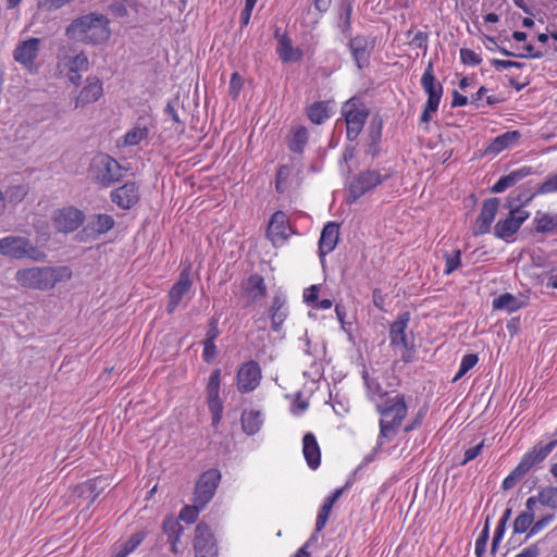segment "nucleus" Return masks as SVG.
I'll return each instance as SVG.
<instances>
[{
    "mask_svg": "<svg viewBox=\"0 0 557 557\" xmlns=\"http://www.w3.org/2000/svg\"><path fill=\"white\" fill-rule=\"evenodd\" d=\"M506 524L498 522L492 542V554L496 553L497 546L504 537Z\"/></svg>",
    "mask_w": 557,
    "mask_h": 557,
    "instance_id": "052dcab7",
    "label": "nucleus"
},
{
    "mask_svg": "<svg viewBox=\"0 0 557 557\" xmlns=\"http://www.w3.org/2000/svg\"><path fill=\"white\" fill-rule=\"evenodd\" d=\"M145 531H138L132 534L125 541H119L114 544L111 557H127L132 554L146 539Z\"/></svg>",
    "mask_w": 557,
    "mask_h": 557,
    "instance_id": "2f4dec72",
    "label": "nucleus"
},
{
    "mask_svg": "<svg viewBox=\"0 0 557 557\" xmlns=\"http://www.w3.org/2000/svg\"><path fill=\"white\" fill-rule=\"evenodd\" d=\"M262 371L257 361L249 360L243 363L236 373V386L239 393L253 392L261 382Z\"/></svg>",
    "mask_w": 557,
    "mask_h": 557,
    "instance_id": "ddd939ff",
    "label": "nucleus"
},
{
    "mask_svg": "<svg viewBox=\"0 0 557 557\" xmlns=\"http://www.w3.org/2000/svg\"><path fill=\"white\" fill-rule=\"evenodd\" d=\"M524 52L518 53L519 58H533V59H540L543 57V52L535 51L534 47L532 45H527L523 47Z\"/></svg>",
    "mask_w": 557,
    "mask_h": 557,
    "instance_id": "338daca9",
    "label": "nucleus"
},
{
    "mask_svg": "<svg viewBox=\"0 0 557 557\" xmlns=\"http://www.w3.org/2000/svg\"><path fill=\"white\" fill-rule=\"evenodd\" d=\"M486 546H487V541L478 537L475 540V549H474L475 556L483 557L486 552Z\"/></svg>",
    "mask_w": 557,
    "mask_h": 557,
    "instance_id": "774afa93",
    "label": "nucleus"
},
{
    "mask_svg": "<svg viewBox=\"0 0 557 557\" xmlns=\"http://www.w3.org/2000/svg\"><path fill=\"white\" fill-rule=\"evenodd\" d=\"M421 86L428 95V99L420 120L422 123H428L431 121L432 115L437 112L443 96V86L433 74L432 63H429L421 77Z\"/></svg>",
    "mask_w": 557,
    "mask_h": 557,
    "instance_id": "0eeeda50",
    "label": "nucleus"
},
{
    "mask_svg": "<svg viewBox=\"0 0 557 557\" xmlns=\"http://www.w3.org/2000/svg\"><path fill=\"white\" fill-rule=\"evenodd\" d=\"M302 454L307 465L315 470L321 463V450L315 436L308 432L302 438Z\"/></svg>",
    "mask_w": 557,
    "mask_h": 557,
    "instance_id": "c85d7f7f",
    "label": "nucleus"
},
{
    "mask_svg": "<svg viewBox=\"0 0 557 557\" xmlns=\"http://www.w3.org/2000/svg\"><path fill=\"white\" fill-rule=\"evenodd\" d=\"M83 218L82 211L72 207L63 208L54 212L53 225L59 232L70 233L81 226Z\"/></svg>",
    "mask_w": 557,
    "mask_h": 557,
    "instance_id": "f3484780",
    "label": "nucleus"
},
{
    "mask_svg": "<svg viewBox=\"0 0 557 557\" xmlns=\"http://www.w3.org/2000/svg\"><path fill=\"white\" fill-rule=\"evenodd\" d=\"M194 548L195 557H218L216 542L208 525H197Z\"/></svg>",
    "mask_w": 557,
    "mask_h": 557,
    "instance_id": "2eb2a0df",
    "label": "nucleus"
},
{
    "mask_svg": "<svg viewBox=\"0 0 557 557\" xmlns=\"http://www.w3.org/2000/svg\"><path fill=\"white\" fill-rule=\"evenodd\" d=\"M383 123L381 120L377 122L373 121L370 125V139L373 143H380L382 136Z\"/></svg>",
    "mask_w": 557,
    "mask_h": 557,
    "instance_id": "0e129e2a",
    "label": "nucleus"
},
{
    "mask_svg": "<svg viewBox=\"0 0 557 557\" xmlns=\"http://www.w3.org/2000/svg\"><path fill=\"white\" fill-rule=\"evenodd\" d=\"M65 34L74 41L98 45L110 37L109 21L102 14L89 13L72 21Z\"/></svg>",
    "mask_w": 557,
    "mask_h": 557,
    "instance_id": "7ed1b4c3",
    "label": "nucleus"
},
{
    "mask_svg": "<svg viewBox=\"0 0 557 557\" xmlns=\"http://www.w3.org/2000/svg\"><path fill=\"white\" fill-rule=\"evenodd\" d=\"M537 505L557 510V487H541L536 495L529 497L525 502L527 509H535Z\"/></svg>",
    "mask_w": 557,
    "mask_h": 557,
    "instance_id": "bb28decb",
    "label": "nucleus"
},
{
    "mask_svg": "<svg viewBox=\"0 0 557 557\" xmlns=\"http://www.w3.org/2000/svg\"><path fill=\"white\" fill-rule=\"evenodd\" d=\"M290 234L287 215L283 211H276L270 219L267 236L274 246L285 243Z\"/></svg>",
    "mask_w": 557,
    "mask_h": 557,
    "instance_id": "dca6fc26",
    "label": "nucleus"
},
{
    "mask_svg": "<svg viewBox=\"0 0 557 557\" xmlns=\"http://www.w3.org/2000/svg\"><path fill=\"white\" fill-rule=\"evenodd\" d=\"M521 138L518 131H509L495 137L486 147L487 153L497 154L506 149L512 148Z\"/></svg>",
    "mask_w": 557,
    "mask_h": 557,
    "instance_id": "7c9ffc66",
    "label": "nucleus"
},
{
    "mask_svg": "<svg viewBox=\"0 0 557 557\" xmlns=\"http://www.w3.org/2000/svg\"><path fill=\"white\" fill-rule=\"evenodd\" d=\"M28 189L25 185L11 186L7 189L5 195L11 202H21L27 195Z\"/></svg>",
    "mask_w": 557,
    "mask_h": 557,
    "instance_id": "3c124183",
    "label": "nucleus"
},
{
    "mask_svg": "<svg viewBox=\"0 0 557 557\" xmlns=\"http://www.w3.org/2000/svg\"><path fill=\"white\" fill-rule=\"evenodd\" d=\"M203 508L205 507H199L195 503L193 506H185L180 512V519L189 524L194 523L199 516V511Z\"/></svg>",
    "mask_w": 557,
    "mask_h": 557,
    "instance_id": "8fccbe9b",
    "label": "nucleus"
},
{
    "mask_svg": "<svg viewBox=\"0 0 557 557\" xmlns=\"http://www.w3.org/2000/svg\"><path fill=\"white\" fill-rule=\"evenodd\" d=\"M149 136V128L147 126L136 125L127 131L123 137L117 140L119 147H129L140 144Z\"/></svg>",
    "mask_w": 557,
    "mask_h": 557,
    "instance_id": "c9c22d12",
    "label": "nucleus"
},
{
    "mask_svg": "<svg viewBox=\"0 0 557 557\" xmlns=\"http://www.w3.org/2000/svg\"><path fill=\"white\" fill-rule=\"evenodd\" d=\"M343 493L342 488L335 490L325 500L322 507L320 508L317 517L315 522V531L320 532L325 527L330 512L332 510L333 505L336 503V500L341 497Z\"/></svg>",
    "mask_w": 557,
    "mask_h": 557,
    "instance_id": "e433bc0d",
    "label": "nucleus"
},
{
    "mask_svg": "<svg viewBox=\"0 0 557 557\" xmlns=\"http://www.w3.org/2000/svg\"><path fill=\"white\" fill-rule=\"evenodd\" d=\"M263 424V414L260 410H244L242 413V428L247 435L258 433Z\"/></svg>",
    "mask_w": 557,
    "mask_h": 557,
    "instance_id": "f704fd0d",
    "label": "nucleus"
},
{
    "mask_svg": "<svg viewBox=\"0 0 557 557\" xmlns=\"http://www.w3.org/2000/svg\"><path fill=\"white\" fill-rule=\"evenodd\" d=\"M41 39L28 38L21 41L13 51V59L20 63L29 73L35 74L38 72L36 59L39 53Z\"/></svg>",
    "mask_w": 557,
    "mask_h": 557,
    "instance_id": "9b49d317",
    "label": "nucleus"
},
{
    "mask_svg": "<svg viewBox=\"0 0 557 557\" xmlns=\"http://www.w3.org/2000/svg\"><path fill=\"white\" fill-rule=\"evenodd\" d=\"M555 519L554 515H546L545 517L539 519L536 522L533 521V524L529 531L528 537H532L539 534L544 528H546L553 520Z\"/></svg>",
    "mask_w": 557,
    "mask_h": 557,
    "instance_id": "5fc2aeb1",
    "label": "nucleus"
},
{
    "mask_svg": "<svg viewBox=\"0 0 557 557\" xmlns=\"http://www.w3.org/2000/svg\"><path fill=\"white\" fill-rule=\"evenodd\" d=\"M221 387V370L215 369L211 372L208 384L206 387L207 392V404L209 411L212 414V425L216 426L222 419L223 413V400L220 397Z\"/></svg>",
    "mask_w": 557,
    "mask_h": 557,
    "instance_id": "f8f14e48",
    "label": "nucleus"
},
{
    "mask_svg": "<svg viewBox=\"0 0 557 557\" xmlns=\"http://www.w3.org/2000/svg\"><path fill=\"white\" fill-rule=\"evenodd\" d=\"M537 194L548 195L557 193V172L549 174L537 188Z\"/></svg>",
    "mask_w": 557,
    "mask_h": 557,
    "instance_id": "09e8293b",
    "label": "nucleus"
},
{
    "mask_svg": "<svg viewBox=\"0 0 557 557\" xmlns=\"http://www.w3.org/2000/svg\"><path fill=\"white\" fill-rule=\"evenodd\" d=\"M409 313H400L389 326L391 345L400 351L401 360L411 362L414 355L413 338L407 333Z\"/></svg>",
    "mask_w": 557,
    "mask_h": 557,
    "instance_id": "423d86ee",
    "label": "nucleus"
},
{
    "mask_svg": "<svg viewBox=\"0 0 557 557\" xmlns=\"http://www.w3.org/2000/svg\"><path fill=\"white\" fill-rule=\"evenodd\" d=\"M55 59V75L59 78H66L75 86L81 83L82 74L89 69L87 55L72 47L60 48Z\"/></svg>",
    "mask_w": 557,
    "mask_h": 557,
    "instance_id": "20e7f679",
    "label": "nucleus"
},
{
    "mask_svg": "<svg viewBox=\"0 0 557 557\" xmlns=\"http://www.w3.org/2000/svg\"><path fill=\"white\" fill-rule=\"evenodd\" d=\"M331 116L329 104L324 101H318L308 108V117L314 124H322Z\"/></svg>",
    "mask_w": 557,
    "mask_h": 557,
    "instance_id": "58836bf2",
    "label": "nucleus"
},
{
    "mask_svg": "<svg viewBox=\"0 0 557 557\" xmlns=\"http://www.w3.org/2000/svg\"><path fill=\"white\" fill-rule=\"evenodd\" d=\"M525 474L524 465L518 463V466L503 480V490H511Z\"/></svg>",
    "mask_w": 557,
    "mask_h": 557,
    "instance_id": "a18cd8bd",
    "label": "nucleus"
},
{
    "mask_svg": "<svg viewBox=\"0 0 557 557\" xmlns=\"http://www.w3.org/2000/svg\"><path fill=\"white\" fill-rule=\"evenodd\" d=\"M479 358L474 354L465 355L460 361L459 370L453 379V382H457L460 380L467 372H469L472 368L478 363Z\"/></svg>",
    "mask_w": 557,
    "mask_h": 557,
    "instance_id": "de8ad7c7",
    "label": "nucleus"
},
{
    "mask_svg": "<svg viewBox=\"0 0 557 557\" xmlns=\"http://www.w3.org/2000/svg\"><path fill=\"white\" fill-rule=\"evenodd\" d=\"M460 60L466 65L476 66L482 62L481 57L473 50L462 48L460 49Z\"/></svg>",
    "mask_w": 557,
    "mask_h": 557,
    "instance_id": "603ef678",
    "label": "nucleus"
},
{
    "mask_svg": "<svg viewBox=\"0 0 557 557\" xmlns=\"http://www.w3.org/2000/svg\"><path fill=\"white\" fill-rule=\"evenodd\" d=\"M319 290V285H311L310 287L306 288L304 292V301L307 302L308 305L318 301Z\"/></svg>",
    "mask_w": 557,
    "mask_h": 557,
    "instance_id": "680f3d73",
    "label": "nucleus"
},
{
    "mask_svg": "<svg viewBox=\"0 0 557 557\" xmlns=\"http://www.w3.org/2000/svg\"><path fill=\"white\" fill-rule=\"evenodd\" d=\"M308 141V132L305 127L299 126L294 129L289 139L288 147L294 152H301Z\"/></svg>",
    "mask_w": 557,
    "mask_h": 557,
    "instance_id": "79ce46f5",
    "label": "nucleus"
},
{
    "mask_svg": "<svg viewBox=\"0 0 557 557\" xmlns=\"http://www.w3.org/2000/svg\"><path fill=\"white\" fill-rule=\"evenodd\" d=\"M112 201L122 209H129L139 199L138 186L135 183H126L111 193Z\"/></svg>",
    "mask_w": 557,
    "mask_h": 557,
    "instance_id": "a878e982",
    "label": "nucleus"
},
{
    "mask_svg": "<svg viewBox=\"0 0 557 557\" xmlns=\"http://www.w3.org/2000/svg\"><path fill=\"white\" fill-rule=\"evenodd\" d=\"M267 294V287L262 276L258 274L250 275L245 284V295L249 302L262 299Z\"/></svg>",
    "mask_w": 557,
    "mask_h": 557,
    "instance_id": "72a5a7b5",
    "label": "nucleus"
},
{
    "mask_svg": "<svg viewBox=\"0 0 557 557\" xmlns=\"http://www.w3.org/2000/svg\"><path fill=\"white\" fill-rule=\"evenodd\" d=\"M274 38L276 40V53L283 63L298 62L302 59L301 49L293 46L290 37L285 32L276 28Z\"/></svg>",
    "mask_w": 557,
    "mask_h": 557,
    "instance_id": "aec40b11",
    "label": "nucleus"
},
{
    "mask_svg": "<svg viewBox=\"0 0 557 557\" xmlns=\"http://www.w3.org/2000/svg\"><path fill=\"white\" fill-rule=\"evenodd\" d=\"M444 260H445L444 274L449 275L454 271H456L461 264V250L456 249V250H453L451 252H445Z\"/></svg>",
    "mask_w": 557,
    "mask_h": 557,
    "instance_id": "c03bdc74",
    "label": "nucleus"
},
{
    "mask_svg": "<svg viewBox=\"0 0 557 557\" xmlns=\"http://www.w3.org/2000/svg\"><path fill=\"white\" fill-rule=\"evenodd\" d=\"M216 354V347L215 344L212 342H203V352L202 357L205 361L210 362Z\"/></svg>",
    "mask_w": 557,
    "mask_h": 557,
    "instance_id": "69168bd1",
    "label": "nucleus"
},
{
    "mask_svg": "<svg viewBox=\"0 0 557 557\" xmlns=\"http://www.w3.org/2000/svg\"><path fill=\"white\" fill-rule=\"evenodd\" d=\"M534 223L539 233L557 232V212L555 214L537 212Z\"/></svg>",
    "mask_w": 557,
    "mask_h": 557,
    "instance_id": "4c0bfd02",
    "label": "nucleus"
},
{
    "mask_svg": "<svg viewBox=\"0 0 557 557\" xmlns=\"http://www.w3.org/2000/svg\"><path fill=\"white\" fill-rule=\"evenodd\" d=\"M162 529H163V532L168 535V540L169 539L180 540V536L183 532L182 525L173 517H168L164 519Z\"/></svg>",
    "mask_w": 557,
    "mask_h": 557,
    "instance_id": "49530a36",
    "label": "nucleus"
},
{
    "mask_svg": "<svg viewBox=\"0 0 557 557\" xmlns=\"http://www.w3.org/2000/svg\"><path fill=\"white\" fill-rule=\"evenodd\" d=\"M0 255L13 259L28 258L33 261H44L46 255L23 236H7L0 239Z\"/></svg>",
    "mask_w": 557,
    "mask_h": 557,
    "instance_id": "39448f33",
    "label": "nucleus"
},
{
    "mask_svg": "<svg viewBox=\"0 0 557 557\" xmlns=\"http://www.w3.org/2000/svg\"><path fill=\"white\" fill-rule=\"evenodd\" d=\"M530 216L529 211L519 206L509 211L506 219L499 220L494 226V235L507 239L518 232L522 223Z\"/></svg>",
    "mask_w": 557,
    "mask_h": 557,
    "instance_id": "4468645a",
    "label": "nucleus"
},
{
    "mask_svg": "<svg viewBox=\"0 0 557 557\" xmlns=\"http://www.w3.org/2000/svg\"><path fill=\"white\" fill-rule=\"evenodd\" d=\"M363 380L367 386L368 395L375 406L377 399H382L393 394L383 391L381 384L376 380L371 379L368 374H363Z\"/></svg>",
    "mask_w": 557,
    "mask_h": 557,
    "instance_id": "a19ab883",
    "label": "nucleus"
},
{
    "mask_svg": "<svg viewBox=\"0 0 557 557\" xmlns=\"http://www.w3.org/2000/svg\"><path fill=\"white\" fill-rule=\"evenodd\" d=\"M287 299L284 294L277 293L273 297L269 309L272 330L278 332L288 317Z\"/></svg>",
    "mask_w": 557,
    "mask_h": 557,
    "instance_id": "393cba45",
    "label": "nucleus"
},
{
    "mask_svg": "<svg viewBox=\"0 0 557 557\" xmlns=\"http://www.w3.org/2000/svg\"><path fill=\"white\" fill-rule=\"evenodd\" d=\"M555 446L556 442L534 446L531 451L523 456L519 465H524L525 472L528 473L533 466L542 462L552 453Z\"/></svg>",
    "mask_w": 557,
    "mask_h": 557,
    "instance_id": "473e14b6",
    "label": "nucleus"
},
{
    "mask_svg": "<svg viewBox=\"0 0 557 557\" xmlns=\"http://www.w3.org/2000/svg\"><path fill=\"white\" fill-rule=\"evenodd\" d=\"M499 207L497 198H490L482 205L481 212L476 218L473 228L474 235H483L490 232L491 225L495 220Z\"/></svg>",
    "mask_w": 557,
    "mask_h": 557,
    "instance_id": "4be33fe9",
    "label": "nucleus"
},
{
    "mask_svg": "<svg viewBox=\"0 0 557 557\" xmlns=\"http://www.w3.org/2000/svg\"><path fill=\"white\" fill-rule=\"evenodd\" d=\"M89 171L91 177L103 186H109L122 177L120 163L106 153L92 158Z\"/></svg>",
    "mask_w": 557,
    "mask_h": 557,
    "instance_id": "6e6552de",
    "label": "nucleus"
},
{
    "mask_svg": "<svg viewBox=\"0 0 557 557\" xmlns=\"http://www.w3.org/2000/svg\"><path fill=\"white\" fill-rule=\"evenodd\" d=\"M338 225L334 222H329L322 230L321 237L319 240V253L320 257H325L327 253L333 251L338 242Z\"/></svg>",
    "mask_w": 557,
    "mask_h": 557,
    "instance_id": "c756f323",
    "label": "nucleus"
},
{
    "mask_svg": "<svg viewBox=\"0 0 557 557\" xmlns=\"http://www.w3.org/2000/svg\"><path fill=\"white\" fill-rule=\"evenodd\" d=\"M103 94L102 82L97 76H88L74 100V107L84 108L98 101Z\"/></svg>",
    "mask_w": 557,
    "mask_h": 557,
    "instance_id": "6ab92c4d",
    "label": "nucleus"
},
{
    "mask_svg": "<svg viewBox=\"0 0 557 557\" xmlns=\"http://www.w3.org/2000/svg\"><path fill=\"white\" fill-rule=\"evenodd\" d=\"M243 87V79L238 73H233L230 81V95L236 98Z\"/></svg>",
    "mask_w": 557,
    "mask_h": 557,
    "instance_id": "bf43d9fd",
    "label": "nucleus"
},
{
    "mask_svg": "<svg viewBox=\"0 0 557 557\" xmlns=\"http://www.w3.org/2000/svg\"><path fill=\"white\" fill-rule=\"evenodd\" d=\"M428 34L425 32H417L412 39H411V45H413L416 48L418 49H422L424 51H426L428 49Z\"/></svg>",
    "mask_w": 557,
    "mask_h": 557,
    "instance_id": "4d7b16f0",
    "label": "nucleus"
},
{
    "mask_svg": "<svg viewBox=\"0 0 557 557\" xmlns=\"http://www.w3.org/2000/svg\"><path fill=\"white\" fill-rule=\"evenodd\" d=\"M491 63L493 66H495L498 70L499 69L506 70V69H510V67L521 69L524 65L523 63H520V62L510 61V60H499V59H493V60H491Z\"/></svg>",
    "mask_w": 557,
    "mask_h": 557,
    "instance_id": "e2e57ef3",
    "label": "nucleus"
},
{
    "mask_svg": "<svg viewBox=\"0 0 557 557\" xmlns=\"http://www.w3.org/2000/svg\"><path fill=\"white\" fill-rule=\"evenodd\" d=\"M375 409L381 416L377 446H382L384 440L391 442L397 435L403 421L407 417L408 406L405 395L393 393L387 397L377 399Z\"/></svg>",
    "mask_w": 557,
    "mask_h": 557,
    "instance_id": "f257e3e1",
    "label": "nucleus"
},
{
    "mask_svg": "<svg viewBox=\"0 0 557 557\" xmlns=\"http://www.w3.org/2000/svg\"><path fill=\"white\" fill-rule=\"evenodd\" d=\"M529 304L528 294L512 295L510 293H504L493 299L492 306L494 310H503L508 313H512L527 307Z\"/></svg>",
    "mask_w": 557,
    "mask_h": 557,
    "instance_id": "b1692460",
    "label": "nucleus"
},
{
    "mask_svg": "<svg viewBox=\"0 0 557 557\" xmlns=\"http://www.w3.org/2000/svg\"><path fill=\"white\" fill-rule=\"evenodd\" d=\"M383 182V176L374 170L361 172L349 186V193L354 200L361 197L367 191L376 187Z\"/></svg>",
    "mask_w": 557,
    "mask_h": 557,
    "instance_id": "a211bd4d",
    "label": "nucleus"
},
{
    "mask_svg": "<svg viewBox=\"0 0 557 557\" xmlns=\"http://www.w3.org/2000/svg\"><path fill=\"white\" fill-rule=\"evenodd\" d=\"M220 480L221 473L219 470L209 469L205 471L196 483L194 493L195 504L199 507H206L214 496Z\"/></svg>",
    "mask_w": 557,
    "mask_h": 557,
    "instance_id": "9d476101",
    "label": "nucleus"
},
{
    "mask_svg": "<svg viewBox=\"0 0 557 557\" xmlns=\"http://www.w3.org/2000/svg\"><path fill=\"white\" fill-rule=\"evenodd\" d=\"M289 173V169L286 165H283L278 169L276 175V190L283 193L285 190V183Z\"/></svg>",
    "mask_w": 557,
    "mask_h": 557,
    "instance_id": "13d9d810",
    "label": "nucleus"
},
{
    "mask_svg": "<svg viewBox=\"0 0 557 557\" xmlns=\"http://www.w3.org/2000/svg\"><path fill=\"white\" fill-rule=\"evenodd\" d=\"M114 225V220L108 214H97L90 221L91 230L98 234L110 231Z\"/></svg>",
    "mask_w": 557,
    "mask_h": 557,
    "instance_id": "37998d69",
    "label": "nucleus"
},
{
    "mask_svg": "<svg viewBox=\"0 0 557 557\" xmlns=\"http://www.w3.org/2000/svg\"><path fill=\"white\" fill-rule=\"evenodd\" d=\"M535 517V509H527L520 512L513 521V533L522 534L530 531Z\"/></svg>",
    "mask_w": 557,
    "mask_h": 557,
    "instance_id": "ea45409f",
    "label": "nucleus"
},
{
    "mask_svg": "<svg viewBox=\"0 0 557 557\" xmlns=\"http://www.w3.org/2000/svg\"><path fill=\"white\" fill-rule=\"evenodd\" d=\"M191 287L190 268L185 267L181 270L178 281L172 286L169 292L168 312L173 313L178 307L180 302Z\"/></svg>",
    "mask_w": 557,
    "mask_h": 557,
    "instance_id": "412c9836",
    "label": "nucleus"
},
{
    "mask_svg": "<svg viewBox=\"0 0 557 557\" xmlns=\"http://www.w3.org/2000/svg\"><path fill=\"white\" fill-rule=\"evenodd\" d=\"M71 277L72 271L65 265L23 268L15 273V281L21 287L40 292L51 290Z\"/></svg>",
    "mask_w": 557,
    "mask_h": 557,
    "instance_id": "f03ea898",
    "label": "nucleus"
},
{
    "mask_svg": "<svg viewBox=\"0 0 557 557\" xmlns=\"http://www.w3.org/2000/svg\"><path fill=\"white\" fill-rule=\"evenodd\" d=\"M484 446V441H482L481 443H479L478 445L473 446V447H470L468 448L466 451H465V458L463 460L460 462L461 466H465L466 463H468L469 461L473 460L474 458H476L481 451H482V448Z\"/></svg>",
    "mask_w": 557,
    "mask_h": 557,
    "instance_id": "6e6d98bb",
    "label": "nucleus"
},
{
    "mask_svg": "<svg viewBox=\"0 0 557 557\" xmlns=\"http://www.w3.org/2000/svg\"><path fill=\"white\" fill-rule=\"evenodd\" d=\"M531 166L524 165L503 175L491 188L492 193L499 194L515 186L517 183L533 174Z\"/></svg>",
    "mask_w": 557,
    "mask_h": 557,
    "instance_id": "cd10ccee",
    "label": "nucleus"
},
{
    "mask_svg": "<svg viewBox=\"0 0 557 557\" xmlns=\"http://www.w3.org/2000/svg\"><path fill=\"white\" fill-rule=\"evenodd\" d=\"M368 110L364 104L356 99L347 100L342 108V115L345 117L347 138L352 141L357 139L368 117Z\"/></svg>",
    "mask_w": 557,
    "mask_h": 557,
    "instance_id": "1a4fd4ad",
    "label": "nucleus"
},
{
    "mask_svg": "<svg viewBox=\"0 0 557 557\" xmlns=\"http://www.w3.org/2000/svg\"><path fill=\"white\" fill-rule=\"evenodd\" d=\"M73 0H36L38 9L45 11H55L72 2Z\"/></svg>",
    "mask_w": 557,
    "mask_h": 557,
    "instance_id": "864d4df0",
    "label": "nucleus"
},
{
    "mask_svg": "<svg viewBox=\"0 0 557 557\" xmlns=\"http://www.w3.org/2000/svg\"><path fill=\"white\" fill-rule=\"evenodd\" d=\"M374 42L368 37L356 36L349 41V50L351 57L359 69H363L369 64L370 55L373 50Z\"/></svg>",
    "mask_w": 557,
    "mask_h": 557,
    "instance_id": "5701e85b",
    "label": "nucleus"
}]
</instances>
